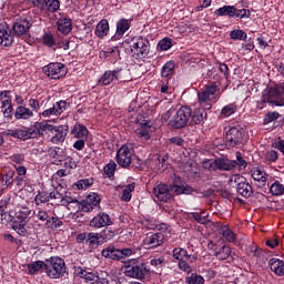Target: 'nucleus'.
Wrapping results in <instances>:
<instances>
[{
  "instance_id": "nucleus-1",
  "label": "nucleus",
  "mask_w": 284,
  "mask_h": 284,
  "mask_svg": "<svg viewBox=\"0 0 284 284\" xmlns=\"http://www.w3.org/2000/svg\"><path fill=\"white\" fill-rule=\"evenodd\" d=\"M190 116H192V109L184 105L179 110L170 109L162 115V119L169 121L168 125L171 130H183L190 123Z\"/></svg>"
},
{
  "instance_id": "nucleus-2",
  "label": "nucleus",
  "mask_w": 284,
  "mask_h": 284,
  "mask_svg": "<svg viewBox=\"0 0 284 284\" xmlns=\"http://www.w3.org/2000/svg\"><path fill=\"white\" fill-rule=\"evenodd\" d=\"M271 108H283L284 105V87L276 84L275 87H268L262 92L261 101H257L256 108L263 110L266 105Z\"/></svg>"
},
{
  "instance_id": "nucleus-3",
  "label": "nucleus",
  "mask_w": 284,
  "mask_h": 284,
  "mask_svg": "<svg viewBox=\"0 0 284 284\" xmlns=\"http://www.w3.org/2000/svg\"><path fill=\"white\" fill-rule=\"evenodd\" d=\"M44 272L49 278H63L68 274L65 261L59 256L47 258Z\"/></svg>"
},
{
  "instance_id": "nucleus-4",
  "label": "nucleus",
  "mask_w": 284,
  "mask_h": 284,
  "mask_svg": "<svg viewBox=\"0 0 284 284\" xmlns=\"http://www.w3.org/2000/svg\"><path fill=\"white\" fill-rule=\"evenodd\" d=\"M172 256L175 261L179 262L178 267L181 272H185L186 274L192 273V266L190 263H196L197 256L187 253V250L183 247H175L172 251Z\"/></svg>"
},
{
  "instance_id": "nucleus-5",
  "label": "nucleus",
  "mask_w": 284,
  "mask_h": 284,
  "mask_svg": "<svg viewBox=\"0 0 284 284\" xmlns=\"http://www.w3.org/2000/svg\"><path fill=\"white\" fill-rule=\"evenodd\" d=\"M131 57L136 59L138 61H142L143 59H148L150 54V40L148 38L138 37L132 40V44L130 45Z\"/></svg>"
},
{
  "instance_id": "nucleus-6",
  "label": "nucleus",
  "mask_w": 284,
  "mask_h": 284,
  "mask_svg": "<svg viewBox=\"0 0 284 284\" xmlns=\"http://www.w3.org/2000/svg\"><path fill=\"white\" fill-rule=\"evenodd\" d=\"M124 274L129 278L143 281V278L150 274V270H148V265L145 263L132 260L124 266Z\"/></svg>"
},
{
  "instance_id": "nucleus-7",
  "label": "nucleus",
  "mask_w": 284,
  "mask_h": 284,
  "mask_svg": "<svg viewBox=\"0 0 284 284\" xmlns=\"http://www.w3.org/2000/svg\"><path fill=\"white\" fill-rule=\"evenodd\" d=\"M216 92H219L216 83L207 84L202 92L197 93L200 106L204 110H212V104L216 103Z\"/></svg>"
},
{
  "instance_id": "nucleus-8",
  "label": "nucleus",
  "mask_w": 284,
  "mask_h": 284,
  "mask_svg": "<svg viewBox=\"0 0 284 284\" xmlns=\"http://www.w3.org/2000/svg\"><path fill=\"white\" fill-rule=\"evenodd\" d=\"M245 143H247V135L245 134V130L233 126L226 132V148H241V145H245Z\"/></svg>"
},
{
  "instance_id": "nucleus-9",
  "label": "nucleus",
  "mask_w": 284,
  "mask_h": 284,
  "mask_svg": "<svg viewBox=\"0 0 284 284\" xmlns=\"http://www.w3.org/2000/svg\"><path fill=\"white\" fill-rule=\"evenodd\" d=\"M205 165H207L206 168L210 172H216V170L232 172V170L236 169V163L227 158H216L213 161L205 162Z\"/></svg>"
},
{
  "instance_id": "nucleus-10",
  "label": "nucleus",
  "mask_w": 284,
  "mask_h": 284,
  "mask_svg": "<svg viewBox=\"0 0 284 284\" xmlns=\"http://www.w3.org/2000/svg\"><path fill=\"white\" fill-rule=\"evenodd\" d=\"M30 212L31 211L29 210L16 212L12 230H14V232H17V234L20 236L28 235V229H26V226L28 225V217L30 216Z\"/></svg>"
},
{
  "instance_id": "nucleus-11",
  "label": "nucleus",
  "mask_w": 284,
  "mask_h": 284,
  "mask_svg": "<svg viewBox=\"0 0 284 284\" xmlns=\"http://www.w3.org/2000/svg\"><path fill=\"white\" fill-rule=\"evenodd\" d=\"M134 151L132 150V144L122 145L116 152V163L120 168H130L132 165V155Z\"/></svg>"
},
{
  "instance_id": "nucleus-12",
  "label": "nucleus",
  "mask_w": 284,
  "mask_h": 284,
  "mask_svg": "<svg viewBox=\"0 0 284 284\" xmlns=\"http://www.w3.org/2000/svg\"><path fill=\"white\" fill-rule=\"evenodd\" d=\"M81 212H94L101 210V196L97 193L89 194L85 200L80 202Z\"/></svg>"
},
{
  "instance_id": "nucleus-13",
  "label": "nucleus",
  "mask_w": 284,
  "mask_h": 284,
  "mask_svg": "<svg viewBox=\"0 0 284 284\" xmlns=\"http://www.w3.org/2000/svg\"><path fill=\"white\" fill-rule=\"evenodd\" d=\"M110 225H114V221H112L110 214L102 211L93 216L89 222V227H94L95 230H101V227H109Z\"/></svg>"
},
{
  "instance_id": "nucleus-14",
  "label": "nucleus",
  "mask_w": 284,
  "mask_h": 284,
  "mask_svg": "<svg viewBox=\"0 0 284 284\" xmlns=\"http://www.w3.org/2000/svg\"><path fill=\"white\" fill-rule=\"evenodd\" d=\"M234 183L236 184V192L240 194V196H243V199H250L254 194V189L250 183L246 182L245 178L241 175H234L233 178Z\"/></svg>"
},
{
  "instance_id": "nucleus-15",
  "label": "nucleus",
  "mask_w": 284,
  "mask_h": 284,
  "mask_svg": "<svg viewBox=\"0 0 284 284\" xmlns=\"http://www.w3.org/2000/svg\"><path fill=\"white\" fill-rule=\"evenodd\" d=\"M42 72L50 79H60L65 75V65L60 62H51L43 67Z\"/></svg>"
},
{
  "instance_id": "nucleus-16",
  "label": "nucleus",
  "mask_w": 284,
  "mask_h": 284,
  "mask_svg": "<svg viewBox=\"0 0 284 284\" xmlns=\"http://www.w3.org/2000/svg\"><path fill=\"white\" fill-rule=\"evenodd\" d=\"M153 194L154 196H156V199H159L163 203H170V201H173L171 189L170 186H168V184H164V183L158 184L153 189Z\"/></svg>"
},
{
  "instance_id": "nucleus-17",
  "label": "nucleus",
  "mask_w": 284,
  "mask_h": 284,
  "mask_svg": "<svg viewBox=\"0 0 284 284\" xmlns=\"http://www.w3.org/2000/svg\"><path fill=\"white\" fill-rule=\"evenodd\" d=\"M30 28H32V23L27 18H18L12 26L13 34L16 37H23L27 32H30Z\"/></svg>"
},
{
  "instance_id": "nucleus-18",
  "label": "nucleus",
  "mask_w": 284,
  "mask_h": 284,
  "mask_svg": "<svg viewBox=\"0 0 284 284\" xmlns=\"http://www.w3.org/2000/svg\"><path fill=\"white\" fill-rule=\"evenodd\" d=\"M143 243L149 250H154V247H159L165 243V235L163 233L148 234Z\"/></svg>"
},
{
  "instance_id": "nucleus-19",
  "label": "nucleus",
  "mask_w": 284,
  "mask_h": 284,
  "mask_svg": "<svg viewBox=\"0 0 284 284\" xmlns=\"http://www.w3.org/2000/svg\"><path fill=\"white\" fill-rule=\"evenodd\" d=\"M106 232L108 231H102L101 233H88L87 245L92 248L103 245V239H106Z\"/></svg>"
},
{
  "instance_id": "nucleus-20",
  "label": "nucleus",
  "mask_w": 284,
  "mask_h": 284,
  "mask_svg": "<svg viewBox=\"0 0 284 284\" xmlns=\"http://www.w3.org/2000/svg\"><path fill=\"white\" fill-rule=\"evenodd\" d=\"M130 28H131L130 20L120 19L116 22V31H115V34L111 38V41H119V39H121L123 34H125L128 30H130Z\"/></svg>"
},
{
  "instance_id": "nucleus-21",
  "label": "nucleus",
  "mask_w": 284,
  "mask_h": 284,
  "mask_svg": "<svg viewBox=\"0 0 284 284\" xmlns=\"http://www.w3.org/2000/svg\"><path fill=\"white\" fill-rule=\"evenodd\" d=\"M53 132L54 135L51 138V143L59 145V143H63L65 136H68V125L54 126Z\"/></svg>"
},
{
  "instance_id": "nucleus-22",
  "label": "nucleus",
  "mask_w": 284,
  "mask_h": 284,
  "mask_svg": "<svg viewBox=\"0 0 284 284\" xmlns=\"http://www.w3.org/2000/svg\"><path fill=\"white\" fill-rule=\"evenodd\" d=\"M206 110H210V109H205L201 106V108H196L194 111L191 110V116H190L191 121L195 125H201V123H205V120L207 119Z\"/></svg>"
},
{
  "instance_id": "nucleus-23",
  "label": "nucleus",
  "mask_w": 284,
  "mask_h": 284,
  "mask_svg": "<svg viewBox=\"0 0 284 284\" xmlns=\"http://www.w3.org/2000/svg\"><path fill=\"white\" fill-rule=\"evenodd\" d=\"M32 128H33V132H36L34 133L36 139L38 136H43L45 132H54V125L49 124L48 122H34Z\"/></svg>"
},
{
  "instance_id": "nucleus-24",
  "label": "nucleus",
  "mask_w": 284,
  "mask_h": 284,
  "mask_svg": "<svg viewBox=\"0 0 284 284\" xmlns=\"http://www.w3.org/2000/svg\"><path fill=\"white\" fill-rule=\"evenodd\" d=\"M12 43H14V36L12 34V31L8 32L3 27H0V45L10 48Z\"/></svg>"
},
{
  "instance_id": "nucleus-25",
  "label": "nucleus",
  "mask_w": 284,
  "mask_h": 284,
  "mask_svg": "<svg viewBox=\"0 0 284 284\" xmlns=\"http://www.w3.org/2000/svg\"><path fill=\"white\" fill-rule=\"evenodd\" d=\"M251 175H252V179L258 183L260 187L265 186V183H267V173L261 170V168L253 169L251 171Z\"/></svg>"
},
{
  "instance_id": "nucleus-26",
  "label": "nucleus",
  "mask_w": 284,
  "mask_h": 284,
  "mask_svg": "<svg viewBox=\"0 0 284 284\" xmlns=\"http://www.w3.org/2000/svg\"><path fill=\"white\" fill-rule=\"evenodd\" d=\"M268 265L271 272H274L276 276H284V262L282 260L273 257L268 261Z\"/></svg>"
},
{
  "instance_id": "nucleus-27",
  "label": "nucleus",
  "mask_w": 284,
  "mask_h": 284,
  "mask_svg": "<svg viewBox=\"0 0 284 284\" xmlns=\"http://www.w3.org/2000/svg\"><path fill=\"white\" fill-rule=\"evenodd\" d=\"M32 116H34V111L23 105H19L14 111V118L18 120L28 121V119H32Z\"/></svg>"
},
{
  "instance_id": "nucleus-28",
  "label": "nucleus",
  "mask_w": 284,
  "mask_h": 284,
  "mask_svg": "<svg viewBox=\"0 0 284 284\" xmlns=\"http://www.w3.org/2000/svg\"><path fill=\"white\" fill-rule=\"evenodd\" d=\"M108 32H110V23L106 19H102L95 27L94 34L99 37V39H103V37H108Z\"/></svg>"
},
{
  "instance_id": "nucleus-29",
  "label": "nucleus",
  "mask_w": 284,
  "mask_h": 284,
  "mask_svg": "<svg viewBox=\"0 0 284 284\" xmlns=\"http://www.w3.org/2000/svg\"><path fill=\"white\" fill-rule=\"evenodd\" d=\"M59 32L62 34H70L72 32V20L70 18H60L57 21Z\"/></svg>"
},
{
  "instance_id": "nucleus-30",
  "label": "nucleus",
  "mask_w": 284,
  "mask_h": 284,
  "mask_svg": "<svg viewBox=\"0 0 284 284\" xmlns=\"http://www.w3.org/2000/svg\"><path fill=\"white\" fill-rule=\"evenodd\" d=\"M101 59H113V61H119L121 59V51L119 47L108 48L105 51L100 53Z\"/></svg>"
},
{
  "instance_id": "nucleus-31",
  "label": "nucleus",
  "mask_w": 284,
  "mask_h": 284,
  "mask_svg": "<svg viewBox=\"0 0 284 284\" xmlns=\"http://www.w3.org/2000/svg\"><path fill=\"white\" fill-rule=\"evenodd\" d=\"M176 71V64L174 61H168L161 70V77L162 79H170L171 77H174V72Z\"/></svg>"
},
{
  "instance_id": "nucleus-32",
  "label": "nucleus",
  "mask_w": 284,
  "mask_h": 284,
  "mask_svg": "<svg viewBox=\"0 0 284 284\" xmlns=\"http://www.w3.org/2000/svg\"><path fill=\"white\" fill-rule=\"evenodd\" d=\"M59 8H61V1L59 0H43L42 2V10H47V12H59Z\"/></svg>"
},
{
  "instance_id": "nucleus-33",
  "label": "nucleus",
  "mask_w": 284,
  "mask_h": 284,
  "mask_svg": "<svg viewBox=\"0 0 284 284\" xmlns=\"http://www.w3.org/2000/svg\"><path fill=\"white\" fill-rule=\"evenodd\" d=\"M237 111L239 104H236V102H233L222 108L220 116L221 119H229V116H232V114H236Z\"/></svg>"
},
{
  "instance_id": "nucleus-34",
  "label": "nucleus",
  "mask_w": 284,
  "mask_h": 284,
  "mask_svg": "<svg viewBox=\"0 0 284 284\" xmlns=\"http://www.w3.org/2000/svg\"><path fill=\"white\" fill-rule=\"evenodd\" d=\"M14 174L16 171L12 169H4L1 173L2 176V183L6 185V187H10L14 184Z\"/></svg>"
},
{
  "instance_id": "nucleus-35",
  "label": "nucleus",
  "mask_w": 284,
  "mask_h": 284,
  "mask_svg": "<svg viewBox=\"0 0 284 284\" xmlns=\"http://www.w3.org/2000/svg\"><path fill=\"white\" fill-rule=\"evenodd\" d=\"M102 256L111 258V261H120L119 248L114 247V245H109L102 250Z\"/></svg>"
},
{
  "instance_id": "nucleus-36",
  "label": "nucleus",
  "mask_w": 284,
  "mask_h": 284,
  "mask_svg": "<svg viewBox=\"0 0 284 284\" xmlns=\"http://www.w3.org/2000/svg\"><path fill=\"white\" fill-rule=\"evenodd\" d=\"M50 159H54L58 163H61L65 159V151L62 148L53 146L48 150Z\"/></svg>"
},
{
  "instance_id": "nucleus-37",
  "label": "nucleus",
  "mask_w": 284,
  "mask_h": 284,
  "mask_svg": "<svg viewBox=\"0 0 284 284\" xmlns=\"http://www.w3.org/2000/svg\"><path fill=\"white\" fill-rule=\"evenodd\" d=\"M36 132L32 126L28 129H18V139L20 141H28V139H36Z\"/></svg>"
},
{
  "instance_id": "nucleus-38",
  "label": "nucleus",
  "mask_w": 284,
  "mask_h": 284,
  "mask_svg": "<svg viewBox=\"0 0 284 284\" xmlns=\"http://www.w3.org/2000/svg\"><path fill=\"white\" fill-rule=\"evenodd\" d=\"M220 233L229 243H234L236 241V235L234 234V231L230 230V226L227 225H221Z\"/></svg>"
},
{
  "instance_id": "nucleus-39",
  "label": "nucleus",
  "mask_w": 284,
  "mask_h": 284,
  "mask_svg": "<svg viewBox=\"0 0 284 284\" xmlns=\"http://www.w3.org/2000/svg\"><path fill=\"white\" fill-rule=\"evenodd\" d=\"M29 274H37V272H45V261H36L28 264Z\"/></svg>"
},
{
  "instance_id": "nucleus-40",
  "label": "nucleus",
  "mask_w": 284,
  "mask_h": 284,
  "mask_svg": "<svg viewBox=\"0 0 284 284\" xmlns=\"http://www.w3.org/2000/svg\"><path fill=\"white\" fill-rule=\"evenodd\" d=\"M113 74L116 81H122V82L130 81V70L128 69H115L113 71Z\"/></svg>"
},
{
  "instance_id": "nucleus-41",
  "label": "nucleus",
  "mask_w": 284,
  "mask_h": 284,
  "mask_svg": "<svg viewBox=\"0 0 284 284\" xmlns=\"http://www.w3.org/2000/svg\"><path fill=\"white\" fill-rule=\"evenodd\" d=\"M250 14H252L250 12V10H246V9H239L236 8L235 6H233V11H232V14H231V19H250Z\"/></svg>"
},
{
  "instance_id": "nucleus-42",
  "label": "nucleus",
  "mask_w": 284,
  "mask_h": 284,
  "mask_svg": "<svg viewBox=\"0 0 284 284\" xmlns=\"http://www.w3.org/2000/svg\"><path fill=\"white\" fill-rule=\"evenodd\" d=\"M230 254H232V248H230L227 245H224L215 253V256L219 261H225L230 258Z\"/></svg>"
},
{
  "instance_id": "nucleus-43",
  "label": "nucleus",
  "mask_w": 284,
  "mask_h": 284,
  "mask_svg": "<svg viewBox=\"0 0 284 284\" xmlns=\"http://www.w3.org/2000/svg\"><path fill=\"white\" fill-rule=\"evenodd\" d=\"M42 43L43 45H47V48H54V45H57V39H54V34L52 32H44Z\"/></svg>"
},
{
  "instance_id": "nucleus-44",
  "label": "nucleus",
  "mask_w": 284,
  "mask_h": 284,
  "mask_svg": "<svg viewBox=\"0 0 284 284\" xmlns=\"http://www.w3.org/2000/svg\"><path fill=\"white\" fill-rule=\"evenodd\" d=\"M10 90L0 91L1 110H3V108H6L7 105L12 104V98L10 97Z\"/></svg>"
},
{
  "instance_id": "nucleus-45",
  "label": "nucleus",
  "mask_w": 284,
  "mask_h": 284,
  "mask_svg": "<svg viewBox=\"0 0 284 284\" xmlns=\"http://www.w3.org/2000/svg\"><path fill=\"white\" fill-rule=\"evenodd\" d=\"M234 6H224L214 11L215 17H230L232 18V12Z\"/></svg>"
},
{
  "instance_id": "nucleus-46",
  "label": "nucleus",
  "mask_w": 284,
  "mask_h": 284,
  "mask_svg": "<svg viewBox=\"0 0 284 284\" xmlns=\"http://www.w3.org/2000/svg\"><path fill=\"white\" fill-rule=\"evenodd\" d=\"M114 79V71H105L98 83L99 85H110Z\"/></svg>"
},
{
  "instance_id": "nucleus-47",
  "label": "nucleus",
  "mask_w": 284,
  "mask_h": 284,
  "mask_svg": "<svg viewBox=\"0 0 284 284\" xmlns=\"http://www.w3.org/2000/svg\"><path fill=\"white\" fill-rule=\"evenodd\" d=\"M185 283L187 284H205V278L203 275H199L197 273H191V275L186 276Z\"/></svg>"
},
{
  "instance_id": "nucleus-48",
  "label": "nucleus",
  "mask_w": 284,
  "mask_h": 284,
  "mask_svg": "<svg viewBox=\"0 0 284 284\" xmlns=\"http://www.w3.org/2000/svg\"><path fill=\"white\" fill-rule=\"evenodd\" d=\"M230 38L233 41H245L247 39V33L241 29H235L231 31Z\"/></svg>"
},
{
  "instance_id": "nucleus-49",
  "label": "nucleus",
  "mask_w": 284,
  "mask_h": 284,
  "mask_svg": "<svg viewBox=\"0 0 284 284\" xmlns=\"http://www.w3.org/2000/svg\"><path fill=\"white\" fill-rule=\"evenodd\" d=\"M134 134L138 139H141V141H150V139H152V131L146 129H136Z\"/></svg>"
},
{
  "instance_id": "nucleus-50",
  "label": "nucleus",
  "mask_w": 284,
  "mask_h": 284,
  "mask_svg": "<svg viewBox=\"0 0 284 284\" xmlns=\"http://www.w3.org/2000/svg\"><path fill=\"white\" fill-rule=\"evenodd\" d=\"M171 194L174 197L183 194V186L181 184V179H175L174 184L170 185Z\"/></svg>"
},
{
  "instance_id": "nucleus-51",
  "label": "nucleus",
  "mask_w": 284,
  "mask_h": 284,
  "mask_svg": "<svg viewBox=\"0 0 284 284\" xmlns=\"http://www.w3.org/2000/svg\"><path fill=\"white\" fill-rule=\"evenodd\" d=\"M63 225V221L59 220V217H49L45 222V226L50 230H59Z\"/></svg>"
},
{
  "instance_id": "nucleus-52",
  "label": "nucleus",
  "mask_w": 284,
  "mask_h": 284,
  "mask_svg": "<svg viewBox=\"0 0 284 284\" xmlns=\"http://www.w3.org/2000/svg\"><path fill=\"white\" fill-rule=\"evenodd\" d=\"M74 185L78 190H88V187H92V185H94V179H82L78 181Z\"/></svg>"
},
{
  "instance_id": "nucleus-53",
  "label": "nucleus",
  "mask_w": 284,
  "mask_h": 284,
  "mask_svg": "<svg viewBox=\"0 0 284 284\" xmlns=\"http://www.w3.org/2000/svg\"><path fill=\"white\" fill-rule=\"evenodd\" d=\"M271 194H273V196H281L284 194V185L281 184V182L276 181L274 182L271 187Z\"/></svg>"
},
{
  "instance_id": "nucleus-54",
  "label": "nucleus",
  "mask_w": 284,
  "mask_h": 284,
  "mask_svg": "<svg viewBox=\"0 0 284 284\" xmlns=\"http://www.w3.org/2000/svg\"><path fill=\"white\" fill-rule=\"evenodd\" d=\"M103 172L109 179H112L114 172H116V162L110 161V163L104 166Z\"/></svg>"
},
{
  "instance_id": "nucleus-55",
  "label": "nucleus",
  "mask_w": 284,
  "mask_h": 284,
  "mask_svg": "<svg viewBox=\"0 0 284 284\" xmlns=\"http://www.w3.org/2000/svg\"><path fill=\"white\" fill-rule=\"evenodd\" d=\"M264 161L267 163H276V161H278V152L276 150L267 151L264 154Z\"/></svg>"
},
{
  "instance_id": "nucleus-56",
  "label": "nucleus",
  "mask_w": 284,
  "mask_h": 284,
  "mask_svg": "<svg viewBox=\"0 0 284 284\" xmlns=\"http://www.w3.org/2000/svg\"><path fill=\"white\" fill-rule=\"evenodd\" d=\"M53 108H55V112L58 113V116H60V114H63L64 110H68L70 108V104L64 100H61L59 102H55L53 104Z\"/></svg>"
},
{
  "instance_id": "nucleus-57",
  "label": "nucleus",
  "mask_w": 284,
  "mask_h": 284,
  "mask_svg": "<svg viewBox=\"0 0 284 284\" xmlns=\"http://www.w3.org/2000/svg\"><path fill=\"white\" fill-rule=\"evenodd\" d=\"M129 168H131V170H139L141 172L143 170V160L136 155H133L131 165Z\"/></svg>"
},
{
  "instance_id": "nucleus-58",
  "label": "nucleus",
  "mask_w": 284,
  "mask_h": 284,
  "mask_svg": "<svg viewBox=\"0 0 284 284\" xmlns=\"http://www.w3.org/2000/svg\"><path fill=\"white\" fill-rule=\"evenodd\" d=\"M192 219L196 221V223H200L201 225H205L207 223V215H205V212L202 213H191Z\"/></svg>"
},
{
  "instance_id": "nucleus-59",
  "label": "nucleus",
  "mask_w": 284,
  "mask_h": 284,
  "mask_svg": "<svg viewBox=\"0 0 284 284\" xmlns=\"http://www.w3.org/2000/svg\"><path fill=\"white\" fill-rule=\"evenodd\" d=\"M233 161L235 162V168H240V170H245V168H247V161L243 159L241 152H236V160Z\"/></svg>"
},
{
  "instance_id": "nucleus-60",
  "label": "nucleus",
  "mask_w": 284,
  "mask_h": 284,
  "mask_svg": "<svg viewBox=\"0 0 284 284\" xmlns=\"http://www.w3.org/2000/svg\"><path fill=\"white\" fill-rule=\"evenodd\" d=\"M48 201H50V195H48L45 192H39L34 197L36 205L48 203Z\"/></svg>"
},
{
  "instance_id": "nucleus-61",
  "label": "nucleus",
  "mask_w": 284,
  "mask_h": 284,
  "mask_svg": "<svg viewBox=\"0 0 284 284\" xmlns=\"http://www.w3.org/2000/svg\"><path fill=\"white\" fill-rule=\"evenodd\" d=\"M75 130V138L77 139H87L88 138V128L85 125H79Z\"/></svg>"
},
{
  "instance_id": "nucleus-62",
  "label": "nucleus",
  "mask_w": 284,
  "mask_h": 284,
  "mask_svg": "<svg viewBox=\"0 0 284 284\" xmlns=\"http://www.w3.org/2000/svg\"><path fill=\"white\" fill-rule=\"evenodd\" d=\"M280 118H281V114H278V112L276 111L267 112L264 118V123L265 124L273 123V121H276Z\"/></svg>"
},
{
  "instance_id": "nucleus-63",
  "label": "nucleus",
  "mask_w": 284,
  "mask_h": 284,
  "mask_svg": "<svg viewBox=\"0 0 284 284\" xmlns=\"http://www.w3.org/2000/svg\"><path fill=\"white\" fill-rule=\"evenodd\" d=\"M158 45H159L160 50H162V51L170 50V48H172V39L164 38L159 41Z\"/></svg>"
},
{
  "instance_id": "nucleus-64",
  "label": "nucleus",
  "mask_w": 284,
  "mask_h": 284,
  "mask_svg": "<svg viewBox=\"0 0 284 284\" xmlns=\"http://www.w3.org/2000/svg\"><path fill=\"white\" fill-rule=\"evenodd\" d=\"M3 112V116L6 119H12V114H14V106L11 104H7L6 108L1 109Z\"/></svg>"
}]
</instances>
